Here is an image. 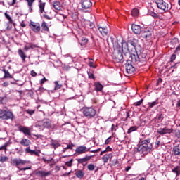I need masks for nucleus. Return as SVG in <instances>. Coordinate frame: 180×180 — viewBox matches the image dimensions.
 I'll list each match as a JSON object with an SVG mask.
<instances>
[{
	"mask_svg": "<svg viewBox=\"0 0 180 180\" xmlns=\"http://www.w3.org/2000/svg\"><path fill=\"white\" fill-rule=\"evenodd\" d=\"M138 57L139 58V63H143L146 61V58L147 57V53L144 52H141V51H139Z\"/></svg>",
	"mask_w": 180,
	"mask_h": 180,
	"instance_id": "23",
	"label": "nucleus"
},
{
	"mask_svg": "<svg viewBox=\"0 0 180 180\" xmlns=\"http://www.w3.org/2000/svg\"><path fill=\"white\" fill-rule=\"evenodd\" d=\"M39 127H42V129H53L50 120H44L39 122Z\"/></svg>",
	"mask_w": 180,
	"mask_h": 180,
	"instance_id": "12",
	"label": "nucleus"
},
{
	"mask_svg": "<svg viewBox=\"0 0 180 180\" xmlns=\"http://www.w3.org/2000/svg\"><path fill=\"white\" fill-rule=\"evenodd\" d=\"M30 75L32 77H37V73H36L34 70H32Z\"/></svg>",
	"mask_w": 180,
	"mask_h": 180,
	"instance_id": "57",
	"label": "nucleus"
},
{
	"mask_svg": "<svg viewBox=\"0 0 180 180\" xmlns=\"http://www.w3.org/2000/svg\"><path fill=\"white\" fill-rule=\"evenodd\" d=\"M90 150L91 148H88L86 146H80L76 148L75 151L77 154L79 155L81 154H85V153H88V151H90Z\"/></svg>",
	"mask_w": 180,
	"mask_h": 180,
	"instance_id": "16",
	"label": "nucleus"
},
{
	"mask_svg": "<svg viewBox=\"0 0 180 180\" xmlns=\"http://www.w3.org/2000/svg\"><path fill=\"white\" fill-rule=\"evenodd\" d=\"M34 174L39 178H46V176H50V175H51V171L46 172L44 170H36Z\"/></svg>",
	"mask_w": 180,
	"mask_h": 180,
	"instance_id": "8",
	"label": "nucleus"
},
{
	"mask_svg": "<svg viewBox=\"0 0 180 180\" xmlns=\"http://www.w3.org/2000/svg\"><path fill=\"white\" fill-rule=\"evenodd\" d=\"M8 158L7 156H1L0 157V162H6L8 161Z\"/></svg>",
	"mask_w": 180,
	"mask_h": 180,
	"instance_id": "42",
	"label": "nucleus"
},
{
	"mask_svg": "<svg viewBox=\"0 0 180 180\" xmlns=\"http://www.w3.org/2000/svg\"><path fill=\"white\" fill-rule=\"evenodd\" d=\"M158 105V99L155 100V101L152 103H148L149 109H151L152 108H154V106H157Z\"/></svg>",
	"mask_w": 180,
	"mask_h": 180,
	"instance_id": "37",
	"label": "nucleus"
},
{
	"mask_svg": "<svg viewBox=\"0 0 180 180\" xmlns=\"http://www.w3.org/2000/svg\"><path fill=\"white\" fill-rule=\"evenodd\" d=\"M131 30L132 32L135 34H140V33H141V27L139 25H136V24H132L131 25Z\"/></svg>",
	"mask_w": 180,
	"mask_h": 180,
	"instance_id": "18",
	"label": "nucleus"
},
{
	"mask_svg": "<svg viewBox=\"0 0 180 180\" xmlns=\"http://www.w3.org/2000/svg\"><path fill=\"white\" fill-rule=\"evenodd\" d=\"M113 155L112 153L105 154L101 160L103 161L104 164H108V160H112Z\"/></svg>",
	"mask_w": 180,
	"mask_h": 180,
	"instance_id": "24",
	"label": "nucleus"
},
{
	"mask_svg": "<svg viewBox=\"0 0 180 180\" xmlns=\"http://www.w3.org/2000/svg\"><path fill=\"white\" fill-rule=\"evenodd\" d=\"M134 64L130 61V60H127L125 64V68L127 74H133L136 71V68H134Z\"/></svg>",
	"mask_w": 180,
	"mask_h": 180,
	"instance_id": "7",
	"label": "nucleus"
},
{
	"mask_svg": "<svg viewBox=\"0 0 180 180\" xmlns=\"http://www.w3.org/2000/svg\"><path fill=\"white\" fill-rule=\"evenodd\" d=\"M27 2L28 6H33V3L36 0H25Z\"/></svg>",
	"mask_w": 180,
	"mask_h": 180,
	"instance_id": "51",
	"label": "nucleus"
},
{
	"mask_svg": "<svg viewBox=\"0 0 180 180\" xmlns=\"http://www.w3.org/2000/svg\"><path fill=\"white\" fill-rule=\"evenodd\" d=\"M92 157H95V155H91V156H86L83 158L77 159V162L78 164H85V162H88L89 160L92 158Z\"/></svg>",
	"mask_w": 180,
	"mask_h": 180,
	"instance_id": "21",
	"label": "nucleus"
},
{
	"mask_svg": "<svg viewBox=\"0 0 180 180\" xmlns=\"http://www.w3.org/2000/svg\"><path fill=\"white\" fill-rule=\"evenodd\" d=\"M89 171H94L95 169V165L94 164H89L87 166Z\"/></svg>",
	"mask_w": 180,
	"mask_h": 180,
	"instance_id": "43",
	"label": "nucleus"
},
{
	"mask_svg": "<svg viewBox=\"0 0 180 180\" xmlns=\"http://www.w3.org/2000/svg\"><path fill=\"white\" fill-rule=\"evenodd\" d=\"M152 36L153 33H151V31L148 30L141 32V37H142V39H145V40H151Z\"/></svg>",
	"mask_w": 180,
	"mask_h": 180,
	"instance_id": "15",
	"label": "nucleus"
},
{
	"mask_svg": "<svg viewBox=\"0 0 180 180\" xmlns=\"http://www.w3.org/2000/svg\"><path fill=\"white\" fill-rule=\"evenodd\" d=\"M61 88V84H58V82H55V91H57Z\"/></svg>",
	"mask_w": 180,
	"mask_h": 180,
	"instance_id": "45",
	"label": "nucleus"
},
{
	"mask_svg": "<svg viewBox=\"0 0 180 180\" xmlns=\"http://www.w3.org/2000/svg\"><path fill=\"white\" fill-rule=\"evenodd\" d=\"M97 27H98V30L100 32V33H101V34H102V36L105 37V36H108V34H109V27L98 25L97 26Z\"/></svg>",
	"mask_w": 180,
	"mask_h": 180,
	"instance_id": "11",
	"label": "nucleus"
},
{
	"mask_svg": "<svg viewBox=\"0 0 180 180\" xmlns=\"http://www.w3.org/2000/svg\"><path fill=\"white\" fill-rule=\"evenodd\" d=\"M99 151H101V148L94 150H91L90 153H94V154H96V153H99Z\"/></svg>",
	"mask_w": 180,
	"mask_h": 180,
	"instance_id": "60",
	"label": "nucleus"
},
{
	"mask_svg": "<svg viewBox=\"0 0 180 180\" xmlns=\"http://www.w3.org/2000/svg\"><path fill=\"white\" fill-rule=\"evenodd\" d=\"M4 15L6 19H8L9 23L11 24L13 23V20H12V18H11V16L9 15V14H8V13L6 12Z\"/></svg>",
	"mask_w": 180,
	"mask_h": 180,
	"instance_id": "38",
	"label": "nucleus"
},
{
	"mask_svg": "<svg viewBox=\"0 0 180 180\" xmlns=\"http://www.w3.org/2000/svg\"><path fill=\"white\" fill-rule=\"evenodd\" d=\"M124 53V55L126 54H130V49H129V47L124 48V47H119V48H115L114 52L112 53V58L115 60L117 63H120L122 60H123V53Z\"/></svg>",
	"mask_w": 180,
	"mask_h": 180,
	"instance_id": "1",
	"label": "nucleus"
},
{
	"mask_svg": "<svg viewBox=\"0 0 180 180\" xmlns=\"http://www.w3.org/2000/svg\"><path fill=\"white\" fill-rule=\"evenodd\" d=\"M16 1L17 0H13L12 1H8V5H9V6H13V5H15V4H16Z\"/></svg>",
	"mask_w": 180,
	"mask_h": 180,
	"instance_id": "54",
	"label": "nucleus"
},
{
	"mask_svg": "<svg viewBox=\"0 0 180 180\" xmlns=\"http://www.w3.org/2000/svg\"><path fill=\"white\" fill-rule=\"evenodd\" d=\"M129 58L131 63L136 65V64H139L140 63V58H139V52H136V53L129 54Z\"/></svg>",
	"mask_w": 180,
	"mask_h": 180,
	"instance_id": "10",
	"label": "nucleus"
},
{
	"mask_svg": "<svg viewBox=\"0 0 180 180\" xmlns=\"http://www.w3.org/2000/svg\"><path fill=\"white\" fill-rule=\"evenodd\" d=\"M88 77L89 79H95V76L94 75V73L91 72H88Z\"/></svg>",
	"mask_w": 180,
	"mask_h": 180,
	"instance_id": "50",
	"label": "nucleus"
},
{
	"mask_svg": "<svg viewBox=\"0 0 180 180\" xmlns=\"http://www.w3.org/2000/svg\"><path fill=\"white\" fill-rule=\"evenodd\" d=\"M155 2L157 4L158 9L164 11V12H169V11L172 9V5L165 2L164 0H155Z\"/></svg>",
	"mask_w": 180,
	"mask_h": 180,
	"instance_id": "3",
	"label": "nucleus"
},
{
	"mask_svg": "<svg viewBox=\"0 0 180 180\" xmlns=\"http://www.w3.org/2000/svg\"><path fill=\"white\" fill-rule=\"evenodd\" d=\"M140 13V11H139V8H134L131 11V15L134 18L139 16V14Z\"/></svg>",
	"mask_w": 180,
	"mask_h": 180,
	"instance_id": "35",
	"label": "nucleus"
},
{
	"mask_svg": "<svg viewBox=\"0 0 180 180\" xmlns=\"http://www.w3.org/2000/svg\"><path fill=\"white\" fill-rule=\"evenodd\" d=\"M105 150L108 153H109V151H112V149L110 148V146H107Z\"/></svg>",
	"mask_w": 180,
	"mask_h": 180,
	"instance_id": "62",
	"label": "nucleus"
},
{
	"mask_svg": "<svg viewBox=\"0 0 180 180\" xmlns=\"http://www.w3.org/2000/svg\"><path fill=\"white\" fill-rule=\"evenodd\" d=\"M130 44L133 46L135 51L139 53V51H141V46L139 44V40L134 38L132 40L130 41Z\"/></svg>",
	"mask_w": 180,
	"mask_h": 180,
	"instance_id": "14",
	"label": "nucleus"
},
{
	"mask_svg": "<svg viewBox=\"0 0 180 180\" xmlns=\"http://www.w3.org/2000/svg\"><path fill=\"white\" fill-rule=\"evenodd\" d=\"M144 100L141 99L139 101L135 102L134 103V106H140L141 105V103H143Z\"/></svg>",
	"mask_w": 180,
	"mask_h": 180,
	"instance_id": "48",
	"label": "nucleus"
},
{
	"mask_svg": "<svg viewBox=\"0 0 180 180\" xmlns=\"http://www.w3.org/2000/svg\"><path fill=\"white\" fill-rule=\"evenodd\" d=\"M82 8L83 9H90L92 7V1L91 0H82Z\"/></svg>",
	"mask_w": 180,
	"mask_h": 180,
	"instance_id": "17",
	"label": "nucleus"
},
{
	"mask_svg": "<svg viewBox=\"0 0 180 180\" xmlns=\"http://www.w3.org/2000/svg\"><path fill=\"white\" fill-rule=\"evenodd\" d=\"M179 43V41L178 40V38H174L171 41V44H178Z\"/></svg>",
	"mask_w": 180,
	"mask_h": 180,
	"instance_id": "47",
	"label": "nucleus"
},
{
	"mask_svg": "<svg viewBox=\"0 0 180 180\" xmlns=\"http://www.w3.org/2000/svg\"><path fill=\"white\" fill-rule=\"evenodd\" d=\"M44 18L45 19H47L48 20H51V18L50 16H49L47 14H44Z\"/></svg>",
	"mask_w": 180,
	"mask_h": 180,
	"instance_id": "61",
	"label": "nucleus"
},
{
	"mask_svg": "<svg viewBox=\"0 0 180 180\" xmlns=\"http://www.w3.org/2000/svg\"><path fill=\"white\" fill-rule=\"evenodd\" d=\"M172 151L174 155H180V144L174 146Z\"/></svg>",
	"mask_w": 180,
	"mask_h": 180,
	"instance_id": "29",
	"label": "nucleus"
},
{
	"mask_svg": "<svg viewBox=\"0 0 180 180\" xmlns=\"http://www.w3.org/2000/svg\"><path fill=\"white\" fill-rule=\"evenodd\" d=\"M33 49H37V45L32 43H27V44L24 46L25 51H29V50H33Z\"/></svg>",
	"mask_w": 180,
	"mask_h": 180,
	"instance_id": "19",
	"label": "nucleus"
},
{
	"mask_svg": "<svg viewBox=\"0 0 180 180\" xmlns=\"http://www.w3.org/2000/svg\"><path fill=\"white\" fill-rule=\"evenodd\" d=\"M153 148V145H149V146H140L135 148L134 153L135 154H141V155L143 157V155H147L151 151V149Z\"/></svg>",
	"mask_w": 180,
	"mask_h": 180,
	"instance_id": "4",
	"label": "nucleus"
},
{
	"mask_svg": "<svg viewBox=\"0 0 180 180\" xmlns=\"http://www.w3.org/2000/svg\"><path fill=\"white\" fill-rule=\"evenodd\" d=\"M72 162H74V160L71 159L70 161L66 162L65 164L67 167H72Z\"/></svg>",
	"mask_w": 180,
	"mask_h": 180,
	"instance_id": "46",
	"label": "nucleus"
},
{
	"mask_svg": "<svg viewBox=\"0 0 180 180\" xmlns=\"http://www.w3.org/2000/svg\"><path fill=\"white\" fill-rule=\"evenodd\" d=\"M94 86L95 91H96V92H102V89H103V85H102V84L100 82H96L94 84Z\"/></svg>",
	"mask_w": 180,
	"mask_h": 180,
	"instance_id": "28",
	"label": "nucleus"
},
{
	"mask_svg": "<svg viewBox=\"0 0 180 180\" xmlns=\"http://www.w3.org/2000/svg\"><path fill=\"white\" fill-rule=\"evenodd\" d=\"M8 146H9V143L8 142H6L3 146L0 147V151L2 150H4V151H7Z\"/></svg>",
	"mask_w": 180,
	"mask_h": 180,
	"instance_id": "41",
	"label": "nucleus"
},
{
	"mask_svg": "<svg viewBox=\"0 0 180 180\" xmlns=\"http://www.w3.org/2000/svg\"><path fill=\"white\" fill-rule=\"evenodd\" d=\"M18 56L22 60L23 63H26V58H27V56H26V53L22 49H18Z\"/></svg>",
	"mask_w": 180,
	"mask_h": 180,
	"instance_id": "25",
	"label": "nucleus"
},
{
	"mask_svg": "<svg viewBox=\"0 0 180 180\" xmlns=\"http://www.w3.org/2000/svg\"><path fill=\"white\" fill-rule=\"evenodd\" d=\"M0 119L3 120L13 119V113L11 111L0 110Z\"/></svg>",
	"mask_w": 180,
	"mask_h": 180,
	"instance_id": "6",
	"label": "nucleus"
},
{
	"mask_svg": "<svg viewBox=\"0 0 180 180\" xmlns=\"http://www.w3.org/2000/svg\"><path fill=\"white\" fill-rule=\"evenodd\" d=\"M172 172H174V174H176V176H178L180 174L179 166H176L174 169H173Z\"/></svg>",
	"mask_w": 180,
	"mask_h": 180,
	"instance_id": "40",
	"label": "nucleus"
},
{
	"mask_svg": "<svg viewBox=\"0 0 180 180\" xmlns=\"http://www.w3.org/2000/svg\"><path fill=\"white\" fill-rule=\"evenodd\" d=\"M47 79H46V77H44L42 79L40 80V85H43V84H44V82H46Z\"/></svg>",
	"mask_w": 180,
	"mask_h": 180,
	"instance_id": "58",
	"label": "nucleus"
},
{
	"mask_svg": "<svg viewBox=\"0 0 180 180\" xmlns=\"http://www.w3.org/2000/svg\"><path fill=\"white\" fill-rule=\"evenodd\" d=\"M82 113L86 119H93L96 116V110L92 107H85L83 108Z\"/></svg>",
	"mask_w": 180,
	"mask_h": 180,
	"instance_id": "5",
	"label": "nucleus"
},
{
	"mask_svg": "<svg viewBox=\"0 0 180 180\" xmlns=\"http://www.w3.org/2000/svg\"><path fill=\"white\" fill-rule=\"evenodd\" d=\"M75 175L77 178L82 179V178L85 175V172L82 170H77L75 172Z\"/></svg>",
	"mask_w": 180,
	"mask_h": 180,
	"instance_id": "30",
	"label": "nucleus"
},
{
	"mask_svg": "<svg viewBox=\"0 0 180 180\" xmlns=\"http://www.w3.org/2000/svg\"><path fill=\"white\" fill-rule=\"evenodd\" d=\"M139 129V127L137 126H133V127H131L128 131H127V134H130V133H133V131H136V130Z\"/></svg>",
	"mask_w": 180,
	"mask_h": 180,
	"instance_id": "36",
	"label": "nucleus"
},
{
	"mask_svg": "<svg viewBox=\"0 0 180 180\" xmlns=\"http://www.w3.org/2000/svg\"><path fill=\"white\" fill-rule=\"evenodd\" d=\"M148 13H149V15H150V16H152L153 18H155L160 17V15L154 11H149Z\"/></svg>",
	"mask_w": 180,
	"mask_h": 180,
	"instance_id": "39",
	"label": "nucleus"
},
{
	"mask_svg": "<svg viewBox=\"0 0 180 180\" xmlns=\"http://www.w3.org/2000/svg\"><path fill=\"white\" fill-rule=\"evenodd\" d=\"M150 143H151V139H147L142 141L141 142L140 146H143L144 147H150V146H148V144H150Z\"/></svg>",
	"mask_w": 180,
	"mask_h": 180,
	"instance_id": "32",
	"label": "nucleus"
},
{
	"mask_svg": "<svg viewBox=\"0 0 180 180\" xmlns=\"http://www.w3.org/2000/svg\"><path fill=\"white\" fill-rule=\"evenodd\" d=\"M41 32H50V29L49 28V26L47 25V22H46V21H44L41 23Z\"/></svg>",
	"mask_w": 180,
	"mask_h": 180,
	"instance_id": "31",
	"label": "nucleus"
},
{
	"mask_svg": "<svg viewBox=\"0 0 180 180\" xmlns=\"http://www.w3.org/2000/svg\"><path fill=\"white\" fill-rule=\"evenodd\" d=\"M112 141V136L108 137L105 141V144H109L110 142Z\"/></svg>",
	"mask_w": 180,
	"mask_h": 180,
	"instance_id": "55",
	"label": "nucleus"
},
{
	"mask_svg": "<svg viewBox=\"0 0 180 180\" xmlns=\"http://www.w3.org/2000/svg\"><path fill=\"white\" fill-rule=\"evenodd\" d=\"M20 144H21V146H23V147H29V146H30L31 144V142L30 140L27 139H23L20 141Z\"/></svg>",
	"mask_w": 180,
	"mask_h": 180,
	"instance_id": "27",
	"label": "nucleus"
},
{
	"mask_svg": "<svg viewBox=\"0 0 180 180\" xmlns=\"http://www.w3.org/2000/svg\"><path fill=\"white\" fill-rule=\"evenodd\" d=\"M29 26L32 32H34V33H39L41 30L40 27V23L39 22H34L33 21H31L29 24Z\"/></svg>",
	"mask_w": 180,
	"mask_h": 180,
	"instance_id": "9",
	"label": "nucleus"
},
{
	"mask_svg": "<svg viewBox=\"0 0 180 180\" xmlns=\"http://www.w3.org/2000/svg\"><path fill=\"white\" fill-rule=\"evenodd\" d=\"M176 58V54H175V53H174L171 56V58H170L171 63H174V61H175Z\"/></svg>",
	"mask_w": 180,
	"mask_h": 180,
	"instance_id": "52",
	"label": "nucleus"
},
{
	"mask_svg": "<svg viewBox=\"0 0 180 180\" xmlns=\"http://www.w3.org/2000/svg\"><path fill=\"white\" fill-rule=\"evenodd\" d=\"M25 153L26 154H30V155H36V157H40V154H39V152L36 150H32L30 149V147L25 148Z\"/></svg>",
	"mask_w": 180,
	"mask_h": 180,
	"instance_id": "22",
	"label": "nucleus"
},
{
	"mask_svg": "<svg viewBox=\"0 0 180 180\" xmlns=\"http://www.w3.org/2000/svg\"><path fill=\"white\" fill-rule=\"evenodd\" d=\"M178 51H180V45L176 48L174 53H176Z\"/></svg>",
	"mask_w": 180,
	"mask_h": 180,
	"instance_id": "63",
	"label": "nucleus"
},
{
	"mask_svg": "<svg viewBox=\"0 0 180 180\" xmlns=\"http://www.w3.org/2000/svg\"><path fill=\"white\" fill-rule=\"evenodd\" d=\"M116 127L117 128V125H115V124H112L111 127V131H116Z\"/></svg>",
	"mask_w": 180,
	"mask_h": 180,
	"instance_id": "56",
	"label": "nucleus"
},
{
	"mask_svg": "<svg viewBox=\"0 0 180 180\" xmlns=\"http://www.w3.org/2000/svg\"><path fill=\"white\" fill-rule=\"evenodd\" d=\"M43 161L46 162V164H50V162H54V159L51 158L49 160H47V159L44 158Z\"/></svg>",
	"mask_w": 180,
	"mask_h": 180,
	"instance_id": "49",
	"label": "nucleus"
},
{
	"mask_svg": "<svg viewBox=\"0 0 180 180\" xmlns=\"http://www.w3.org/2000/svg\"><path fill=\"white\" fill-rule=\"evenodd\" d=\"M8 85H9V82H4L3 84H2V86L4 88H6V86H8Z\"/></svg>",
	"mask_w": 180,
	"mask_h": 180,
	"instance_id": "59",
	"label": "nucleus"
},
{
	"mask_svg": "<svg viewBox=\"0 0 180 180\" xmlns=\"http://www.w3.org/2000/svg\"><path fill=\"white\" fill-rule=\"evenodd\" d=\"M75 147V145L71 143L70 145H68L65 150H72V148Z\"/></svg>",
	"mask_w": 180,
	"mask_h": 180,
	"instance_id": "53",
	"label": "nucleus"
},
{
	"mask_svg": "<svg viewBox=\"0 0 180 180\" xmlns=\"http://www.w3.org/2000/svg\"><path fill=\"white\" fill-rule=\"evenodd\" d=\"M53 8L56 11H61V3L60 1H53Z\"/></svg>",
	"mask_w": 180,
	"mask_h": 180,
	"instance_id": "33",
	"label": "nucleus"
},
{
	"mask_svg": "<svg viewBox=\"0 0 180 180\" xmlns=\"http://www.w3.org/2000/svg\"><path fill=\"white\" fill-rule=\"evenodd\" d=\"M20 131L22 133H24L25 136H32V132L30 131V129L26 127H20Z\"/></svg>",
	"mask_w": 180,
	"mask_h": 180,
	"instance_id": "20",
	"label": "nucleus"
},
{
	"mask_svg": "<svg viewBox=\"0 0 180 180\" xmlns=\"http://www.w3.org/2000/svg\"><path fill=\"white\" fill-rule=\"evenodd\" d=\"M25 112L27 113H28V115H30V116H32V115L34 114V112H36V110H30V109H28V110H26Z\"/></svg>",
	"mask_w": 180,
	"mask_h": 180,
	"instance_id": "44",
	"label": "nucleus"
},
{
	"mask_svg": "<svg viewBox=\"0 0 180 180\" xmlns=\"http://www.w3.org/2000/svg\"><path fill=\"white\" fill-rule=\"evenodd\" d=\"M173 131L174 129H169L167 127H165L164 128L158 129V133L161 136H164V134H171V133H173Z\"/></svg>",
	"mask_w": 180,
	"mask_h": 180,
	"instance_id": "13",
	"label": "nucleus"
},
{
	"mask_svg": "<svg viewBox=\"0 0 180 180\" xmlns=\"http://www.w3.org/2000/svg\"><path fill=\"white\" fill-rule=\"evenodd\" d=\"M38 6L39 8L40 13H44V8H46V2H43V1L39 0Z\"/></svg>",
	"mask_w": 180,
	"mask_h": 180,
	"instance_id": "26",
	"label": "nucleus"
},
{
	"mask_svg": "<svg viewBox=\"0 0 180 180\" xmlns=\"http://www.w3.org/2000/svg\"><path fill=\"white\" fill-rule=\"evenodd\" d=\"M2 71L4 73V78H13L12 75H11V73H9V71H8L5 69H3Z\"/></svg>",
	"mask_w": 180,
	"mask_h": 180,
	"instance_id": "34",
	"label": "nucleus"
},
{
	"mask_svg": "<svg viewBox=\"0 0 180 180\" xmlns=\"http://www.w3.org/2000/svg\"><path fill=\"white\" fill-rule=\"evenodd\" d=\"M27 162H29L27 160H24L20 158H14L11 160L10 164L13 167H16L19 171H27V169H32V166L24 168L19 167V165H26Z\"/></svg>",
	"mask_w": 180,
	"mask_h": 180,
	"instance_id": "2",
	"label": "nucleus"
},
{
	"mask_svg": "<svg viewBox=\"0 0 180 180\" xmlns=\"http://www.w3.org/2000/svg\"><path fill=\"white\" fill-rule=\"evenodd\" d=\"M176 136L178 139H180V131L179 130L177 132H176Z\"/></svg>",
	"mask_w": 180,
	"mask_h": 180,
	"instance_id": "64",
	"label": "nucleus"
}]
</instances>
